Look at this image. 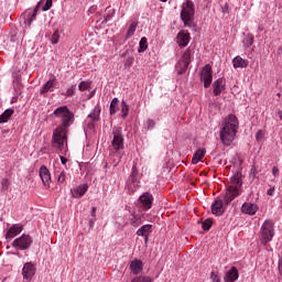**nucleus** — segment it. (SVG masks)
I'll list each match as a JSON object with an SVG mask.
<instances>
[{
	"instance_id": "dca6fc26",
	"label": "nucleus",
	"mask_w": 282,
	"mask_h": 282,
	"mask_svg": "<svg viewBox=\"0 0 282 282\" xmlns=\"http://www.w3.org/2000/svg\"><path fill=\"white\" fill-rule=\"evenodd\" d=\"M21 232H23V226L12 225L6 234V239H14V237L21 235Z\"/></svg>"
},
{
	"instance_id": "473e14b6",
	"label": "nucleus",
	"mask_w": 282,
	"mask_h": 282,
	"mask_svg": "<svg viewBox=\"0 0 282 282\" xmlns=\"http://www.w3.org/2000/svg\"><path fill=\"white\" fill-rule=\"evenodd\" d=\"M198 224H202V228L203 230H210V228H213V219L207 218L205 221H198Z\"/></svg>"
},
{
	"instance_id": "13d9d810",
	"label": "nucleus",
	"mask_w": 282,
	"mask_h": 282,
	"mask_svg": "<svg viewBox=\"0 0 282 282\" xmlns=\"http://www.w3.org/2000/svg\"><path fill=\"white\" fill-rule=\"evenodd\" d=\"M106 10H107L108 12H112V14H113V12H116V10L109 9V8H107Z\"/></svg>"
},
{
	"instance_id": "4468645a",
	"label": "nucleus",
	"mask_w": 282,
	"mask_h": 282,
	"mask_svg": "<svg viewBox=\"0 0 282 282\" xmlns=\"http://www.w3.org/2000/svg\"><path fill=\"white\" fill-rule=\"evenodd\" d=\"M39 173L44 186H50V183L52 182V174L50 173V170L47 169V166L42 165L40 167Z\"/></svg>"
},
{
	"instance_id": "680f3d73",
	"label": "nucleus",
	"mask_w": 282,
	"mask_h": 282,
	"mask_svg": "<svg viewBox=\"0 0 282 282\" xmlns=\"http://www.w3.org/2000/svg\"><path fill=\"white\" fill-rule=\"evenodd\" d=\"M108 19H111V15H107L106 21H107Z\"/></svg>"
},
{
	"instance_id": "3c124183",
	"label": "nucleus",
	"mask_w": 282,
	"mask_h": 282,
	"mask_svg": "<svg viewBox=\"0 0 282 282\" xmlns=\"http://www.w3.org/2000/svg\"><path fill=\"white\" fill-rule=\"evenodd\" d=\"M59 159H61V163H62V164H67V158H65V156H59Z\"/></svg>"
},
{
	"instance_id": "a18cd8bd",
	"label": "nucleus",
	"mask_w": 282,
	"mask_h": 282,
	"mask_svg": "<svg viewBox=\"0 0 282 282\" xmlns=\"http://www.w3.org/2000/svg\"><path fill=\"white\" fill-rule=\"evenodd\" d=\"M124 65L126 67H131V65H133V57H128Z\"/></svg>"
},
{
	"instance_id": "f8f14e48",
	"label": "nucleus",
	"mask_w": 282,
	"mask_h": 282,
	"mask_svg": "<svg viewBox=\"0 0 282 282\" xmlns=\"http://www.w3.org/2000/svg\"><path fill=\"white\" fill-rule=\"evenodd\" d=\"M176 43L178 47H186L191 43V33L188 31H181L177 33Z\"/></svg>"
},
{
	"instance_id": "9d476101",
	"label": "nucleus",
	"mask_w": 282,
	"mask_h": 282,
	"mask_svg": "<svg viewBox=\"0 0 282 282\" xmlns=\"http://www.w3.org/2000/svg\"><path fill=\"white\" fill-rule=\"evenodd\" d=\"M139 202L143 210H151V206H153V195L145 192L139 197Z\"/></svg>"
},
{
	"instance_id": "bb28decb",
	"label": "nucleus",
	"mask_w": 282,
	"mask_h": 282,
	"mask_svg": "<svg viewBox=\"0 0 282 282\" xmlns=\"http://www.w3.org/2000/svg\"><path fill=\"white\" fill-rule=\"evenodd\" d=\"M148 47H149V41L147 40V37H141L139 42V48H138L139 54H142V52H147Z\"/></svg>"
},
{
	"instance_id": "c756f323",
	"label": "nucleus",
	"mask_w": 282,
	"mask_h": 282,
	"mask_svg": "<svg viewBox=\"0 0 282 282\" xmlns=\"http://www.w3.org/2000/svg\"><path fill=\"white\" fill-rule=\"evenodd\" d=\"M137 28H138V22H132L127 31L126 39H131V36L135 34Z\"/></svg>"
},
{
	"instance_id": "864d4df0",
	"label": "nucleus",
	"mask_w": 282,
	"mask_h": 282,
	"mask_svg": "<svg viewBox=\"0 0 282 282\" xmlns=\"http://www.w3.org/2000/svg\"><path fill=\"white\" fill-rule=\"evenodd\" d=\"M228 8H229L228 3H225V6L223 8V12H227V14H228V12H229Z\"/></svg>"
},
{
	"instance_id": "a878e982",
	"label": "nucleus",
	"mask_w": 282,
	"mask_h": 282,
	"mask_svg": "<svg viewBox=\"0 0 282 282\" xmlns=\"http://www.w3.org/2000/svg\"><path fill=\"white\" fill-rule=\"evenodd\" d=\"M140 173L138 172V167L135 165L132 166V172H131V182L133 184H140Z\"/></svg>"
},
{
	"instance_id": "2eb2a0df",
	"label": "nucleus",
	"mask_w": 282,
	"mask_h": 282,
	"mask_svg": "<svg viewBox=\"0 0 282 282\" xmlns=\"http://www.w3.org/2000/svg\"><path fill=\"white\" fill-rule=\"evenodd\" d=\"M89 186L87 184L78 185L76 187H73L70 189L72 196L75 197L76 199H80L85 193H87V189Z\"/></svg>"
},
{
	"instance_id": "8fccbe9b",
	"label": "nucleus",
	"mask_w": 282,
	"mask_h": 282,
	"mask_svg": "<svg viewBox=\"0 0 282 282\" xmlns=\"http://www.w3.org/2000/svg\"><path fill=\"white\" fill-rule=\"evenodd\" d=\"M272 173H273L274 177H276V175L279 174V167L273 166Z\"/></svg>"
},
{
	"instance_id": "cd10ccee",
	"label": "nucleus",
	"mask_w": 282,
	"mask_h": 282,
	"mask_svg": "<svg viewBox=\"0 0 282 282\" xmlns=\"http://www.w3.org/2000/svg\"><path fill=\"white\" fill-rule=\"evenodd\" d=\"M182 61L185 65V69H188V65H191V48H187L183 56H182Z\"/></svg>"
},
{
	"instance_id": "393cba45",
	"label": "nucleus",
	"mask_w": 282,
	"mask_h": 282,
	"mask_svg": "<svg viewBox=\"0 0 282 282\" xmlns=\"http://www.w3.org/2000/svg\"><path fill=\"white\" fill-rule=\"evenodd\" d=\"M152 225H143L137 230L138 237H147L151 232Z\"/></svg>"
},
{
	"instance_id": "423d86ee",
	"label": "nucleus",
	"mask_w": 282,
	"mask_h": 282,
	"mask_svg": "<svg viewBox=\"0 0 282 282\" xmlns=\"http://www.w3.org/2000/svg\"><path fill=\"white\" fill-rule=\"evenodd\" d=\"M122 128H113V140L112 147L115 151H120V149H124V138L122 137Z\"/></svg>"
},
{
	"instance_id": "f3484780",
	"label": "nucleus",
	"mask_w": 282,
	"mask_h": 282,
	"mask_svg": "<svg viewBox=\"0 0 282 282\" xmlns=\"http://www.w3.org/2000/svg\"><path fill=\"white\" fill-rule=\"evenodd\" d=\"M214 87V96H219L224 89H226V82L224 78H218L213 84Z\"/></svg>"
},
{
	"instance_id": "b1692460",
	"label": "nucleus",
	"mask_w": 282,
	"mask_h": 282,
	"mask_svg": "<svg viewBox=\"0 0 282 282\" xmlns=\"http://www.w3.org/2000/svg\"><path fill=\"white\" fill-rule=\"evenodd\" d=\"M13 115L14 109H7L2 115H0V124L8 122Z\"/></svg>"
},
{
	"instance_id": "6e6d98bb",
	"label": "nucleus",
	"mask_w": 282,
	"mask_h": 282,
	"mask_svg": "<svg viewBox=\"0 0 282 282\" xmlns=\"http://www.w3.org/2000/svg\"><path fill=\"white\" fill-rule=\"evenodd\" d=\"M96 210H97V208L93 207V209H91V217H96Z\"/></svg>"
},
{
	"instance_id": "e433bc0d",
	"label": "nucleus",
	"mask_w": 282,
	"mask_h": 282,
	"mask_svg": "<svg viewBox=\"0 0 282 282\" xmlns=\"http://www.w3.org/2000/svg\"><path fill=\"white\" fill-rule=\"evenodd\" d=\"M254 43V36L252 35H247L246 42H245V47H251V45Z\"/></svg>"
},
{
	"instance_id": "c03bdc74",
	"label": "nucleus",
	"mask_w": 282,
	"mask_h": 282,
	"mask_svg": "<svg viewBox=\"0 0 282 282\" xmlns=\"http://www.w3.org/2000/svg\"><path fill=\"white\" fill-rule=\"evenodd\" d=\"M57 182L59 184H63V182H65V172H61L58 177H57Z\"/></svg>"
},
{
	"instance_id": "7c9ffc66",
	"label": "nucleus",
	"mask_w": 282,
	"mask_h": 282,
	"mask_svg": "<svg viewBox=\"0 0 282 282\" xmlns=\"http://www.w3.org/2000/svg\"><path fill=\"white\" fill-rule=\"evenodd\" d=\"M131 226L138 227L142 224V217L140 215L132 214V218L130 219Z\"/></svg>"
},
{
	"instance_id": "ddd939ff",
	"label": "nucleus",
	"mask_w": 282,
	"mask_h": 282,
	"mask_svg": "<svg viewBox=\"0 0 282 282\" xmlns=\"http://www.w3.org/2000/svg\"><path fill=\"white\" fill-rule=\"evenodd\" d=\"M40 8H41V2H37L35 8L33 9V12L28 14V18H25V13L22 14L24 24L28 25V28H31L32 23H34V19H36Z\"/></svg>"
},
{
	"instance_id": "c9c22d12",
	"label": "nucleus",
	"mask_w": 282,
	"mask_h": 282,
	"mask_svg": "<svg viewBox=\"0 0 282 282\" xmlns=\"http://www.w3.org/2000/svg\"><path fill=\"white\" fill-rule=\"evenodd\" d=\"M61 39V34H58L57 31H55L52 35L51 43L52 45H56Z\"/></svg>"
},
{
	"instance_id": "603ef678",
	"label": "nucleus",
	"mask_w": 282,
	"mask_h": 282,
	"mask_svg": "<svg viewBox=\"0 0 282 282\" xmlns=\"http://www.w3.org/2000/svg\"><path fill=\"white\" fill-rule=\"evenodd\" d=\"M279 272H280V274L282 276V258L279 261Z\"/></svg>"
},
{
	"instance_id": "4d7b16f0",
	"label": "nucleus",
	"mask_w": 282,
	"mask_h": 282,
	"mask_svg": "<svg viewBox=\"0 0 282 282\" xmlns=\"http://www.w3.org/2000/svg\"><path fill=\"white\" fill-rule=\"evenodd\" d=\"M143 237H144V242L147 243L149 241V235H145Z\"/></svg>"
},
{
	"instance_id": "a19ab883",
	"label": "nucleus",
	"mask_w": 282,
	"mask_h": 282,
	"mask_svg": "<svg viewBox=\"0 0 282 282\" xmlns=\"http://www.w3.org/2000/svg\"><path fill=\"white\" fill-rule=\"evenodd\" d=\"M257 173H258L257 167L253 165V166L251 167L249 177H252V180H256V178H257Z\"/></svg>"
},
{
	"instance_id": "4c0bfd02",
	"label": "nucleus",
	"mask_w": 282,
	"mask_h": 282,
	"mask_svg": "<svg viewBox=\"0 0 282 282\" xmlns=\"http://www.w3.org/2000/svg\"><path fill=\"white\" fill-rule=\"evenodd\" d=\"M52 3H54V0H46L45 4L42 7L43 12H47V10H51Z\"/></svg>"
},
{
	"instance_id": "58836bf2",
	"label": "nucleus",
	"mask_w": 282,
	"mask_h": 282,
	"mask_svg": "<svg viewBox=\"0 0 282 282\" xmlns=\"http://www.w3.org/2000/svg\"><path fill=\"white\" fill-rule=\"evenodd\" d=\"M89 83L88 82H80L78 85L79 91H85V89H89Z\"/></svg>"
},
{
	"instance_id": "de8ad7c7",
	"label": "nucleus",
	"mask_w": 282,
	"mask_h": 282,
	"mask_svg": "<svg viewBox=\"0 0 282 282\" xmlns=\"http://www.w3.org/2000/svg\"><path fill=\"white\" fill-rule=\"evenodd\" d=\"M267 195H269L270 197H272V195H274V187H271L267 191Z\"/></svg>"
},
{
	"instance_id": "49530a36",
	"label": "nucleus",
	"mask_w": 282,
	"mask_h": 282,
	"mask_svg": "<svg viewBox=\"0 0 282 282\" xmlns=\"http://www.w3.org/2000/svg\"><path fill=\"white\" fill-rule=\"evenodd\" d=\"M256 139L258 140V142H259V140H263V131H262V130H259V131L257 132Z\"/></svg>"
},
{
	"instance_id": "6e6552de",
	"label": "nucleus",
	"mask_w": 282,
	"mask_h": 282,
	"mask_svg": "<svg viewBox=\"0 0 282 282\" xmlns=\"http://www.w3.org/2000/svg\"><path fill=\"white\" fill-rule=\"evenodd\" d=\"M212 213L216 217H221V215L226 213V206L224 205V200L221 198L217 197L212 204Z\"/></svg>"
},
{
	"instance_id": "09e8293b",
	"label": "nucleus",
	"mask_w": 282,
	"mask_h": 282,
	"mask_svg": "<svg viewBox=\"0 0 282 282\" xmlns=\"http://www.w3.org/2000/svg\"><path fill=\"white\" fill-rule=\"evenodd\" d=\"M66 96H74V88H68L66 90Z\"/></svg>"
},
{
	"instance_id": "20e7f679",
	"label": "nucleus",
	"mask_w": 282,
	"mask_h": 282,
	"mask_svg": "<svg viewBox=\"0 0 282 282\" xmlns=\"http://www.w3.org/2000/svg\"><path fill=\"white\" fill-rule=\"evenodd\" d=\"M195 17V3L191 0H186L182 6L181 10V21H183L184 25H188L189 21Z\"/></svg>"
},
{
	"instance_id": "39448f33",
	"label": "nucleus",
	"mask_w": 282,
	"mask_h": 282,
	"mask_svg": "<svg viewBox=\"0 0 282 282\" xmlns=\"http://www.w3.org/2000/svg\"><path fill=\"white\" fill-rule=\"evenodd\" d=\"M12 248L15 250H28L32 246V237L30 235H22L12 242Z\"/></svg>"
},
{
	"instance_id": "7ed1b4c3",
	"label": "nucleus",
	"mask_w": 282,
	"mask_h": 282,
	"mask_svg": "<svg viewBox=\"0 0 282 282\" xmlns=\"http://www.w3.org/2000/svg\"><path fill=\"white\" fill-rule=\"evenodd\" d=\"M241 170H238L230 178L231 185L228 186L227 192L223 196V204L225 208L226 206H230L236 197H239V191H241V186H243V180H241Z\"/></svg>"
},
{
	"instance_id": "1a4fd4ad",
	"label": "nucleus",
	"mask_w": 282,
	"mask_h": 282,
	"mask_svg": "<svg viewBox=\"0 0 282 282\" xmlns=\"http://www.w3.org/2000/svg\"><path fill=\"white\" fill-rule=\"evenodd\" d=\"M36 274V267L32 262H26L22 269V276L25 281H30Z\"/></svg>"
},
{
	"instance_id": "4be33fe9",
	"label": "nucleus",
	"mask_w": 282,
	"mask_h": 282,
	"mask_svg": "<svg viewBox=\"0 0 282 282\" xmlns=\"http://www.w3.org/2000/svg\"><path fill=\"white\" fill-rule=\"evenodd\" d=\"M232 65L235 69H238V67L240 68L248 67V61L243 59L241 56H236L232 59Z\"/></svg>"
},
{
	"instance_id": "f03ea898",
	"label": "nucleus",
	"mask_w": 282,
	"mask_h": 282,
	"mask_svg": "<svg viewBox=\"0 0 282 282\" xmlns=\"http://www.w3.org/2000/svg\"><path fill=\"white\" fill-rule=\"evenodd\" d=\"M237 129H239V119H237V116L229 115L226 117L220 130V141L225 147H230L235 142Z\"/></svg>"
},
{
	"instance_id": "ea45409f",
	"label": "nucleus",
	"mask_w": 282,
	"mask_h": 282,
	"mask_svg": "<svg viewBox=\"0 0 282 282\" xmlns=\"http://www.w3.org/2000/svg\"><path fill=\"white\" fill-rule=\"evenodd\" d=\"M88 118H91L94 122H98L100 120V110H98V115H96V111L90 113Z\"/></svg>"
},
{
	"instance_id": "f257e3e1",
	"label": "nucleus",
	"mask_w": 282,
	"mask_h": 282,
	"mask_svg": "<svg viewBox=\"0 0 282 282\" xmlns=\"http://www.w3.org/2000/svg\"><path fill=\"white\" fill-rule=\"evenodd\" d=\"M53 113L56 118H61L62 124L53 131L52 147L53 149H57V151H63L65 149V141L67 140L65 131L74 124V112L67 106H61Z\"/></svg>"
},
{
	"instance_id": "c85d7f7f",
	"label": "nucleus",
	"mask_w": 282,
	"mask_h": 282,
	"mask_svg": "<svg viewBox=\"0 0 282 282\" xmlns=\"http://www.w3.org/2000/svg\"><path fill=\"white\" fill-rule=\"evenodd\" d=\"M118 102H120V100L118 99V97H115L111 102H110V116H115V113L118 112Z\"/></svg>"
},
{
	"instance_id": "0eeeda50",
	"label": "nucleus",
	"mask_w": 282,
	"mask_h": 282,
	"mask_svg": "<svg viewBox=\"0 0 282 282\" xmlns=\"http://www.w3.org/2000/svg\"><path fill=\"white\" fill-rule=\"evenodd\" d=\"M261 237H262L264 243L272 241V237H274V229L272 228V223L265 221L262 225Z\"/></svg>"
},
{
	"instance_id": "052dcab7",
	"label": "nucleus",
	"mask_w": 282,
	"mask_h": 282,
	"mask_svg": "<svg viewBox=\"0 0 282 282\" xmlns=\"http://www.w3.org/2000/svg\"><path fill=\"white\" fill-rule=\"evenodd\" d=\"M160 1H162V3H166L169 0H160Z\"/></svg>"
},
{
	"instance_id": "6ab92c4d",
	"label": "nucleus",
	"mask_w": 282,
	"mask_h": 282,
	"mask_svg": "<svg viewBox=\"0 0 282 282\" xmlns=\"http://www.w3.org/2000/svg\"><path fill=\"white\" fill-rule=\"evenodd\" d=\"M257 205L252 203H245L242 204L241 212L246 215H256L257 214Z\"/></svg>"
},
{
	"instance_id": "bf43d9fd",
	"label": "nucleus",
	"mask_w": 282,
	"mask_h": 282,
	"mask_svg": "<svg viewBox=\"0 0 282 282\" xmlns=\"http://www.w3.org/2000/svg\"><path fill=\"white\" fill-rule=\"evenodd\" d=\"M96 94V90H93L91 93H90V96H89V98H93V96Z\"/></svg>"
},
{
	"instance_id": "5fc2aeb1",
	"label": "nucleus",
	"mask_w": 282,
	"mask_h": 282,
	"mask_svg": "<svg viewBox=\"0 0 282 282\" xmlns=\"http://www.w3.org/2000/svg\"><path fill=\"white\" fill-rule=\"evenodd\" d=\"M186 69H188V68H186V65H184L183 68H181L178 70V74H184L186 72Z\"/></svg>"
},
{
	"instance_id": "79ce46f5",
	"label": "nucleus",
	"mask_w": 282,
	"mask_h": 282,
	"mask_svg": "<svg viewBox=\"0 0 282 282\" xmlns=\"http://www.w3.org/2000/svg\"><path fill=\"white\" fill-rule=\"evenodd\" d=\"M210 279L213 282H221V278H219V275L215 272H212Z\"/></svg>"
},
{
	"instance_id": "2f4dec72",
	"label": "nucleus",
	"mask_w": 282,
	"mask_h": 282,
	"mask_svg": "<svg viewBox=\"0 0 282 282\" xmlns=\"http://www.w3.org/2000/svg\"><path fill=\"white\" fill-rule=\"evenodd\" d=\"M129 116V105L127 101H121V118H127Z\"/></svg>"
},
{
	"instance_id": "72a5a7b5",
	"label": "nucleus",
	"mask_w": 282,
	"mask_h": 282,
	"mask_svg": "<svg viewBox=\"0 0 282 282\" xmlns=\"http://www.w3.org/2000/svg\"><path fill=\"white\" fill-rule=\"evenodd\" d=\"M131 282H153V279L151 276H135L131 280Z\"/></svg>"
},
{
	"instance_id": "37998d69",
	"label": "nucleus",
	"mask_w": 282,
	"mask_h": 282,
	"mask_svg": "<svg viewBox=\"0 0 282 282\" xmlns=\"http://www.w3.org/2000/svg\"><path fill=\"white\" fill-rule=\"evenodd\" d=\"M147 127L148 129H153V127H155V121L153 119H148Z\"/></svg>"
},
{
	"instance_id": "5701e85b",
	"label": "nucleus",
	"mask_w": 282,
	"mask_h": 282,
	"mask_svg": "<svg viewBox=\"0 0 282 282\" xmlns=\"http://www.w3.org/2000/svg\"><path fill=\"white\" fill-rule=\"evenodd\" d=\"M54 83H56V77H52L48 79L40 90V94H47V91H52V87H54Z\"/></svg>"
},
{
	"instance_id": "9b49d317",
	"label": "nucleus",
	"mask_w": 282,
	"mask_h": 282,
	"mask_svg": "<svg viewBox=\"0 0 282 282\" xmlns=\"http://www.w3.org/2000/svg\"><path fill=\"white\" fill-rule=\"evenodd\" d=\"M203 80L205 89H207V87L213 83V67L210 64H206L203 68Z\"/></svg>"
},
{
	"instance_id": "a211bd4d",
	"label": "nucleus",
	"mask_w": 282,
	"mask_h": 282,
	"mask_svg": "<svg viewBox=\"0 0 282 282\" xmlns=\"http://www.w3.org/2000/svg\"><path fill=\"white\" fill-rule=\"evenodd\" d=\"M239 279V271L237 267H232L225 275L226 282H235Z\"/></svg>"
},
{
	"instance_id": "412c9836",
	"label": "nucleus",
	"mask_w": 282,
	"mask_h": 282,
	"mask_svg": "<svg viewBox=\"0 0 282 282\" xmlns=\"http://www.w3.org/2000/svg\"><path fill=\"white\" fill-rule=\"evenodd\" d=\"M205 155H206L205 149L197 150L192 158V164H198L199 162H202V160H204Z\"/></svg>"
},
{
	"instance_id": "f704fd0d",
	"label": "nucleus",
	"mask_w": 282,
	"mask_h": 282,
	"mask_svg": "<svg viewBox=\"0 0 282 282\" xmlns=\"http://www.w3.org/2000/svg\"><path fill=\"white\" fill-rule=\"evenodd\" d=\"M1 186V192L6 193L8 188H10V181L8 178H2Z\"/></svg>"
},
{
	"instance_id": "aec40b11",
	"label": "nucleus",
	"mask_w": 282,
	"mask_h": 282,
	"mask_svg": "<svg viewBox=\"0 0 282 282\" xmlns=\"http://www.w3.org/2000/svg\"><path fill=\"white\" fill-rule=\"evenodd\" d=\"M142 260H132L131 264H130V270L132 273L134 274H140V272H142Z\"/></svg>"
}]
</instances>
